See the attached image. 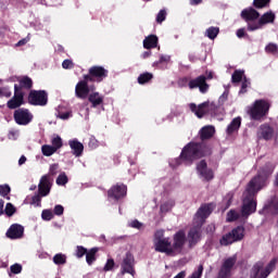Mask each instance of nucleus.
I'll return each mask as SVG.
<instances>
[{
  "label": "nucleus",
  "mask_w": 278,
  "mask_h": 278,
  "mask_svg": "<svg viewBox=\"0 0 278 278\" xmlns=\"http://www.w3.org/2000/svg\"><path fill=\"white\" fill-rule=\"evenodd\" d=\"M277 266V258H273L265 268L266 275H270V273H273V270H275Z\"/></svg>",
  "instance_id": "41"
},
{
  "label": "nucleus",
  "mask_w": 278,
  "mask_h": 278,
  "mask_svg": "<svg viewBox=\"0 0 278 278\" xmlns=\"http://www.w3.org/2000/svg\"><path fill=\"white\" fill-rule=\"evenodd\" d=\"M214 207H216V205H214L213 203L204 204L195 213L193 223L197 227L192 228L189 231L188 238H187L189 249H192V247H194L197 242L201 240V225H203V223H205V218H207V216H210V214L214 212Z\"/></svg>",
  "instance_id": "3"
},
{
  "label": "nucleus",
  "mask_w": 278,
  "mask_h": 278,
  "mask_svg": "<svg viewBox=\"0 0 278 278\" xmlns=\"http://www.w3.org/2000/svg\"><path fill=\"white\" fill-rule=\"evenodd\" d=\"M270 23H275V13L271 11L263 14L257 23L250 22L249 23V31H257V29H262L264 25H268Z\"/></svg>",
  "instance_id": "9"
},
{
  "label": "nucleus",
  "mask_w": 278,
  "mask_h": 278,
  "mask_svg": "<svg viewBox=\"0 0 278 278\" xmlns=\"http://www.w3.org/2000/svg\"><path fill=\"white\" fill-rule=\"evenodd\" d=\"M134 264H135L134 255H131V253H126V256L124 257L121 265L122 275H125V273H127L128 275H131V277H135L136 269H134Z\"/></svg>",
  "instance_id": "16"
},
{
  "label": "nucleus",
  "mask_w": 278,
  "mask_h": 278,
  "mask_svg": "<svg viewBox=\"0 0 278 278\" xmlns=\"http://www.w3.org/2000/svg\"><path fill=\"white\" fill-rule=\"evenodd\" d=\"M175 205V202L173 200L165 202L161 205V212L162 214H166V212H170Z\"/></svg>",
  "instance_id": "39"
},
{
  "label": "nucleus",
  "mask_w": 278,
  "mask_h": 278,
  "mask_svg": "<svg viewBox=\"0 0 278 278\" xmlns=\"http://www.w3.org/2000/svg\"><path fill=\"white\" fill-rule=\"evenodd\" d=\"M13 118L16 125L27 126L34 121V114L27 109H17L14 111Z\"/></svg>",
  "instance_id": "8"
},
{
  "label": "nucleus",
  "mask_w": 278,
  "mask_h": 278,
  "mask_svg": "<svg viewBox=\"0 0 278 278\" xmlns=\"http://www.w3.org/2000/svg\"><path fill=\"white\" fill-rule=\"evenodd\" d=\"M24 97L25 93H23L21 87H18V85H14V96L7 103L9 110H16V108H21V105L25 103Z\"/></svg>",
  "instance_id": "11"
},
{
  "label": "nucleus",
  "mask_w": 278,
  "mask_h": 278,
  "mask_svg": "<svg viewBox=\"0 0 278 278\" xmlns=\"http://www.w3.org/2000/svg\"><path fill=\"white\" fill-rule=\"evenodd\" d=\"M154 250L157 253H165V255L174 256L173 243L170 238H164V230H156L153 238Z\"/></svg>",
  "instance_id": "4"
},
{
  "label": "nucleus",
  "mask_w": 278,
  "mask_h": 278,
  "mask_svg": "<svg viewBox=\"0 0 278 278\" xmlns=\"http://www.w3.org/2000/svg\"><path fill=\"white\" fill-rule=\"evenodd\" d=\"M151 79H153V74L151 73H144V74H141L139 77H138V83L139 84H148V81H151Z\"/></svg>",
  "instance_id": "38"
},
{
  "label": "nucleus",
  "mask_w": 278,
  "mask_h": 278,
  "mask_svg": "<svg viewBox=\"0 0 278 278\" xmlns=\"http://www.w3.org/2000/svg\"><path fill=\"white\" fill-rule=\"evenodd\" d=\"M73 116L72 111H66V112H59L58 117L61 118V121H68Z\"/></svg>",
  "instance_id": "47"
},
{
  "label": "nucleus",
  "mask_w": 278,
  "mask_h": 278,
  "mask_svg": "<svg viewBox=\"0 0 278 278\" xmlns=\"http://www.w3.org/2000/svg\"><path fill=\"white\" fill-rule=\"evenodd\" d=\"M134 229H140L142 227V223L138 222V220H132L129 224Z\"/></svg>",
  "instance_id": "60"
},
{
  "label": "nucleus",
  "mask_w": 278,
  "mask_h": 278,
  "mask_svg": "<svg viewBox=\"0 0 278 278\" xmlns=\"http://www.w3.org/2000/svg\"><path fill=\"white\" fill-rule=\"evenodd\" d=\"M241 16H242V18H244V21H247L248 30H249V23H257L255 21H257L260 18V13L255 9L250 8V9H244L241 12Z\"/></svg>",
  "instance_id": "23"
},
{
  "label": "nucleus",
  "mask_w": 278,
  "mask_h": 278,
  "mask_svg": "<svg viewBox=\"0 0 278 278\" xmlns=\"http://www.w3.org/2000/svg\"><path fill=\"white\" fill-rule=\"evenodd\" d=\"M115 263L112 258H109L103 267L104 273H109V270H114Z\"/></svg>",
  "instance_id": "45"
},
{
  "label": "nucleus",
  "mask_w": 278,
  "mask_h": 278,
  "mask_svg": "<svg viewBox=\"0 0 278 278\" xmlns=\"http://www.w3.org/2000/svg\"><path fill=\"white\" fill-rule=\"evenodd\" d=\"M55 151H58V150L50 144H45L41 147V153L46 157H51V155H53V153H55Z\"/></svg>",
  "instance_id": "33"
},
{
  "label": "nucleus",
  "mask_w": 278,
  "mask_h": 278,
  "mask_svg": "<svg viewBox=\"0 0 278 278\" xmlns=\"http://www.w3.org/2000/svg\"><path fill=\"white\" fill-rule=\"evenodd\" d=\"M268 274H266V269L262 263H256L252 270L250 278H267Z\"/></svg>",
  "instance_id": "25"
},
{
  "label": "nucleus",
  "mask_w": 278,
  "mask_h": 278,
  "mask_svg": "<svg viewBox=\"0 0 278 278\" xmlns=\"http://www.w3.org/2000/svg\"><path fill=\"white\" fill-rule=\"evenodd\" d=\"M29 42V37H26L24 39H21L17 43L16 47H23Z\"/></svg>",
  "instance_id": "62"
},
{
  "label": "nucleus",
  "mask_w": 278,
  "mask_h": 278,
  "mask_svg": "<svg viewBox=\"0 0 278 278\" xmlns=\"http://www.w3.org/2000/svg\"><path fill=\"white\" fill-rule=\"evenodd\" d=\"M51 184L52 180L49 175H45L41 177L38 186L40 197H47L51 192Z\"/></svg>",
  "instance_id": "20"
},
{
  "label": "nucleus",
  "mask_w": 278,
  "mask_h": 278,
  "mask_svg": "<svg viewBox=\"0 0 278 278\" xmlns=\"http://www.w3.org/2000/svg\"><path fill=\"white\" fill-rule=\"evenodd\" d=\"M212 153V150L203 143H194L191 142L187 144L180 154V157L175 159L173 162L169 163V166L173 168L179 166L181 162H185V164H190L194 160H199L200 157H205V155H210Z\"/></svg>",
  "instance_id": "2"
},
{
  "label": "nucleus",
  "mask_w": 278,
  "mask_h": 278,
  "mask_svg": "<svg viewBox=\"0 0 278 278\" xmlns=\"http://www.w3.org/2000/svg\"><path fill=\"white\" fill-rule=\"evenodd\" d=\"M265 51L266 53H270L271 55H278V46L277 43H268L266 47H265Z\"/></svg>",
  "instance_id": "37"
},
{
  "label": "nucleus",
  "mask_w": 278,
  "mask_h": 278,
  "mask_svg": "<svg viewBox=\"0 0 278 278\" xmlns=\"http://www.w3.org/2000/svg\"><path fill=\"white\" fill-rule=\"evenodd\" d=\"M20 136L18 130H10L9 140H17Z\"/></svg>",
  "instance_id": "55"
},
{
  "label": "nucleus",
  "mask_w": 278,
  "mask_h": 278,
  "mask_svg": "<svg viewBox=\"0 0 278 278\" xmlns=\"http://www.w3.org/2000/svg\"><path fill=\"white\" fill-rule=\"evenodd\" d=\"M25 232V228L18 224H13L7 231V237L11 240H18V238H23V233Z\"/></svg>",
  "instance_id": "22"
},
{
  "label": "nucleus",
  "mask_w": 278,
  "mask_h": 278,
  "mask_svg": "<svg viewBox=\"0 0 278 278\" xmlns=\"http://www.w3.org/2000/svg\"><path fill=\"white\" fill-rule=\"evenodd\" d=\"M10 194V186L9 185H0V195L8 197Z\"/></svg>",
  "instance_id": "49"
},
{
  "label": "nucleus",
  "mask_w": 278,
  "mask_h": 278,
  "mask_svg": "<svg viewBox=\"0 0 278 278\" xmlns=\"http://www.w3.org/2000/svg\"><path fill=\"white\" fill-rule=\"evenodd\" d=\"M231 79H232V84H240V81H242L241 90L239 91V94H244L249 86H251V83L244 76V71H240V70L235 71Z\"/></svg>",
  "instance_id": "15"
},
{
  "label": "nucleus",
  "mask_w": 278,
  "mask_h": 278,
  "mask_svg": "<svg viewBox=\"0 0 278 278\" xmlns=\"http://www.w3.org/2000/svg\"><path fill=\"white\" fill-rule=\"evenodd\" d=\"M208 105H210V103H207V102H203L202 104H199L198 106L194 103H190L189 109L191 110V112H193V114H195V116H198V118H203V116H205V114H207Z\"/></svg>",
  "instance_id": "24"
},
{
  "label": "nucleus",
  "mask_w": 278,
  "mask_h": 278,
  "mask_svg": "<svg viewBox=\"0 0 278 278\" xmlns=\"http://www.w3.org/2000/svg\"><path fill=\"white\" fill-rule=\"evenodd\" d=\"M86 253H88V249H86V248H84L81 245L76 247L75 256L78 260H81V257H84V255H86Z\"/></svg>",
  "instance_id": "42"
},
{
  "label": "nucleus",
  "mask_w": 278,
  "mask_h": 278,
  "mask_svg": "<svg viewBox=\"0 0 278 278\" xmlns=\"http://www.w3.org/2000/svg\"><path fill=\"white\" fill-rule=\"evenodd\" d=\"M63 68H73V61L71 60H64L62 63Z\"/></svg>",
  "instance_id": "59"
},
{
  "label": "nucleus",
  "mask_w": 278,
  "mask_h": 278,
  "mask_svg": "<svg viewBox=\"0 0 278 278\" xmlns=\"http://www.w3.org/2000/svg\"><path fill=\"white\" fill-rule=\"evenodd\" d=\"M215 132H216V129L213 126H204L200 130V136L202 140H207L212 138V136H214Z\"/></svg>",
  "instance_id": "29"
},
{
  "label": "nucleus",
  "mask_w": 278,
  "mask_h": 278,
  "mask_svg": "<svg viewBox=\"0 0 278 278\" xmlns=\"http://www.w3.org/2000/svg\"><path fill=\"white\" fill-rule=\"evenodd\" d=\"M98 146H99V144H98L97 139L91 138L90 141H89V147H90L91 149H97Z\"/></svg>",
  "instance_id": "63"
},
{
  "label": "nucleus",
  "mask_w": 278,
  "mask_h": 278,
  "mask_svg": "<svg viewBox=\"0 0 278 278\" xmlns=\"http://www.w3.org/2000/svg\"><path fill=\"white\" fill-rule=\"evenodd\" d=\"M70 148L72 149L73 155L76 157H81L84 153V143L79 142L77 139H72L68 141Z\"/></svg>",
  "instance_id": "26"
},
{
  "label": "nucleus",
  "mask_w": 278,
  "mask_h": 278,
  "mask_svg": "<svg viewBox=\"0 0 278 278\" xmlns=\"http://www.w3.org/2000/svg\"><path fill=\"white\" fill-rule=\"evenodd\" d=\"M219 31H220V29L218 27L212 26L208 29H206L205 36H207V38H210V40H214L218 36Z\"/></svg>",
  "instance_id": "34"
},
{
  "label": "nucleus",
  "mask_w": 278,
  "mask_h": 278,
  "mask_svg": "<svg viewBox=\"0 0 278 278\" xmlns=\"http://www.w3.org/2000/svg\"><path fill=\"white\" fill-rule=\"evenodd\" d=\"M53 262L54 264H56V266L66 264V254H62V253L55 254L53 256Z\"/></svg>",
  "instance_id": "35"
},
{
  "label": "nucleus",
  "mask_w": 278,
  "mask_h": 278,
  "mask_svg": "<svg viewBox=\"0 0 278 278\" xmlns=\"http://www.w3.org/2000/svg\"><path fill=\"white\" fill-rule=\"evenodd\" d=\"M52 147L58 151V149H62V138L56 136L52 139Z\"/></svg>",
  "instance_id": "46"
},
{
  "label": "nucleus",
  "mask_w": 278,
  "mask_h": 278,
  "mask_svg": "<svg viewBox=\"0 0 278 278\" xmlns=\"http://www.w3.org/2000/svg\"><path fill=\"white\" fill-rule=\"evenodd\" d=\"M202 275H203V265H199L198 269L193 271L189 278H201Z\"/></svg>",
  "instance_id": "52"
},
{
  "label": "nucleus",
  "mask_w": 278,
  "mask_h": 278,
  "mask_svg": "<svg viewBox=\"0 0 278 278\" xmlns=\"http://www.w3.org/2000/svg\"><path fill=\"white\" fill-rule=\"evenodd\" d=\"M270 0H254L255 8H266Z\"/></svg>",
  "instance_id": "53"
},
{
  "label": "nucleus",
  "mask_w": 278,
  "mask_h": 278,
  "mask_svg": "<svg viewBox=\"0 0 278 278\" xmlns=\"http://www.w3.org/2000/svg\"><path fill=\"white\" fill-rule=\"evenodd\" d=\"M273 136H275V130L270 125L263 124L260 126L257 131V138L260 140H271Z\"/></svg>",
  "instance_id": "21"
},
{
  "label": "nucleus",
  "mask_w": 278,
  "mask_h": 278,
  "mask_svg": "<svg viewBox=\"0 0 278 278\" xmlns=\"http://www.w3.org/2000/svg\"><path fill=\"white\" fill-rule=\"evenodd\" d=\"M240 125H242V117H235L227 126L226 132L228 134V136H231V134H236V131L240 129Z\"/></svg>",
  "instance_id": "27"
},
{
  "label": "nucleus",
  "mask_w": 278,
  "mask_h": 278,
  "mask_svg": "<svg viewBox=\"0 0 278 278\" xmlns=\"http://www.w3.org/2000/svg\"><path fill=\"white\" fill-rule=\"evenodd\" d=\"M87 80L89 81H98L101 83L102 80L108 77V70H105L103 66H92L89 70V76H85Z\"/></svg>",
  "instance_id": "13"
},
{
  "label": "nucleus",
  "mask_w": 278,
  "mask_h": 278,
  "mask_svg": "<svg viewBox=\"0 0 278 278\" xmlns=\"http://www.w3.org/2000/svg\"><path fill=\"white\" fill-rule=\"evenodd\" d=\"M33 84L34 83L31 81V78L24 76V77L20 78L18 88H31Z\"/></svg>",
  "instance_id": "36"
},
{
  "label": "nucleus",
  "mask_w": 278,
  "mask_h": 278,
  "mask_svg": "<svg viewBox=\"0 0 278 278\" xmlns=\"http://www.w3.org/2000/svg\"><path fill=\"white\" fill-rule=\"evenodd\" d=\"M42 220H51L53 218V212L51 210H43L41 213Z\"/></svg>",
  "instance_id": "44"
},
{
  "label": "nucleus",
  "mask_w": 278,
  "mask_h": 278,
  "mask_svg": "<svg viewBox=\"0 0 278 278\" xmlns=\"http://www.w3.org/2000/svg\"><path fill=\"white\" fill-rule=\"evenodd\" d=\"M41 201H42V199L40 198V195L36 194L31 199V205H35L36 207H40V202Z\"/></svg>",
  "instance_id": "54"
},
{
  "label": "nucleus",
  "mask_w": 278,
  "mask_h": 278,
  "mask_svg": "<svg viewBox=\"0 0 278 278\" xmlns=\"http://www.w3.org/2000/svg\"><path fill=\"white\" fill-rule=\"evenodd\" d=\"M99 252L98 248H92L86 253V262L88 266H92L97 262V253Z\"/></svg>",
  "instance_id": "30"
},
{
  "label": "nucleus",
  "mask_w": 278,
  "mask_h": 278,
  "mask_svg": "<svg viewBox=\"0 0 278 278\" xmlns=\"http://www.w3.org/2000/svg\"><path fill=\"white\" fill-rule=\"evenodd\" d=\"M207 78L205 76H199L195 79L189 81V88L192 90L194 88H199L200 92L205 93L210 90V85L205 83Z\"/></svg>",
  "instance_id": "18"
},
{
  "label": "nucleus",
  "mask_w": 278,
  "mask_h": 278,
  "mask_svg": "<svg viewBox=\"0 0 278 278\" xmlns=\"http://www.w3.org/2000/svg\"><path fill=\"white\" fill-rule=\"evenodd\" d=\"M265 214H278V200H274L269 205L263 208Z\"/></svg>",
  "instance_id": "32"
},
{
  "label": "nucleus",
  "mask_w": 278,
  "mask_h": 278,
  "mask_svg": "<svg viewBox=\"0 0 278 278\" xmlns=\"http://www.w3.org/2000/svg\"><path fill=\"white\" fill-rule=\"evenodd\" d=\"M127 194V186L115 185L108 192V199L111 203H116L119 199H123Z\"/></svg>",
  "instance_id": "12"
},
{
  "label": "nucleus",
  "mask_w": 278,
  "mask_h": 278,
  "mask_svg": "<svg viewBox=\"0 0 278 278\" xmlns=\"http://www.w3.org/2000/svg\"><path fill=\"white\" fill-rule=\"evenodd\" d=\"M163 62H170V55H161L160 61L154 64L157 66V64H162Z\"/></svg>",
  "instance_id": "58"
},
{
  "label": "nucleus",
  "mask_w": 278,
  "mask_h": 278,
  "mask_svg": "<svg viewBox=\"0 0 278 278\" xmlns=\"http://www.w3.org/2000/svg\"><path fill=\"white\" fill-rule=\"evenodd\" d=\"M58 186H66L68 184V177L66 176V173H62L56 178Z\"/></svg>",
  "instance_id": "43"
},
{
  "label": "nucleus",
  "mask_w": 278,
  "mask_h": 278,
  "mask_svg": "<svg viewBox=\"0 0 278 278\" xmlns=\"http://www.w3.org/2000/svg\"><path fill=\"white\" fill-rule=\"evenodd\" d=\"M197 173L202 181H212L214 179V172L207 167V163L203 160L197 164Z\"/></svg>",
  "instance_id": "14"
},
{
  "label": "nucleus",
  "mask_w": 278,
  "mask_h": 278,
  "mask_svg": "<svg viewBox=\"0 0 278 278\" xmlns=\"http://www.w3.org/2000/svg\"><path fill=\"white\" fill-rule=\"evenodd\" d=\"M89 102L92 104V108H97L103 103V96L99 94V92H93L89 96Z\"/></svg>",
  "instance_id": "31"
},
{
  "label": "nucleus",
  "mask_w": 278,
  "mask_h": 278,
  "mask_svg": "<svg viewBox=\"0 0 278 278\" xmlns=\"http://www.w3.org/2000/svg\"><path fill=\"white\" fill-rule=\"evenodd\" d=\"M242 238H244V227L238 226L230 232L224 235L219 242L222 247H229V244H233V242H240Z\"/></svg>",
  "instance_id": "6"
},
{
  "label": "nucleus",
  "mask_w": 278,
  "mask_h": 278,
  "mask_svg": "<svg viewBox=\"0 0 278 278\" xmlns=\"http://www.w3.org/2000/svg\"><path fill=\"white\" fill-rule=\"evenodd\" d=\"M0 97H12V92L8 91L5 88H0Z\"/></svg>",
  "instance_id": "61"
},
{
  "label": "nucleus",
  "mask_w": 278,
  "mask_h": 278,
  "mask_svg": "<svg viewBox=\"0 0 278 278\" xmlns=\"http://www.w3.org/2000/svg\"><path fill=\"white\" fill-rule=\"evenodd\" d=\"M47 92L45 91H30L29 96H28V102L31 105H47Z\"/></svg>",
  "instance_id": "17"
},
{
  "label": "nucleus",
  "mask_w": 278,
  "mask_h": 278,
  "mask_svg": "<svg viewBox=\"0 0 278 278\" xmlns=\"http://www.w3.org/2000/svg\"><path fill=\"white\" fill-rule=\"evenodd\" d=\"M231 201H233V192H228L223 200V203L225 205L224 210H228V207L231 206Z\"/></svg>",
  "instance_id": "40"
},
{
  "label": "nucleus",
  "mask_w": 278,
  "mask_h": 278,
  "mask_svg": "<svg viewBox=\"0 0 278 278\" xmlns=\"http://www.w3.org/2000/svg\"><path fill=\"white\" fill-rule=\"evenodd\" d=\"M10 269L13 275H20V273L23 270V266H21V264H14L10 267Z\"/></svg>",
  "instance_id": "51"
},
{
  "label": "nucleus",
  "mask_w": 278,
  "mask_h": 278,
  "mask_svg": "<svg viewBox=\"0 0 278 278\" xmlns=\"http://www.w3.org/2000/svg\"><path fill=\"white\" fill-rule=\"evenodd\" d=\"M16 212V208L14 207V205H12V203H8L5 206V214L7 216H13V214Z\"/></svg>",
  "instance_id": "50"
},
{
  "label": "nucleus",
  "mask_w": 278,
  "mask_h": 278,
  "mask_svg": "<svg viewBox=\"0 0 278 278\" xmlns=\"http://www.w3.org/2000/svg\"><path fill=\"white\" fill-rule=\"evenodd\" d=\"M54 214L56 216H62L64 214V206L62 205H55L54 206Z\"/></svg>",
  "instance_id": "56"
},
{
  "label": "nucleus",
  "mask_w": 278,
  "mask_h": 278,
  "mask_svg": "<svg viewBox=\"0 0 278 278\" xmlns=\"http://www.w3.org/2000/svg\"><path fill=\"white\" fill-rule=\"evenodd\" d=\"M188 239L186 238V231L179 230L173 237L172 251L173 255H179L184 253V247H186Z\"/></svg>",
  "instance_id": "7"
},
{
  "label": "nucleus",
  "mask_w": 278,
  "mask_h": 278,
  "mask_svg": "<svg viewBox=\"0 0 278 278\" xmlns=\"http://www.w3.org/2000/svg\"><path fill=\"white\" fill-rule=\"evenodd\" d=\"M237 262H238V255L237 254L225 258L223 264H222L218 278L229 277V275H231V270H233V267L236 266Z\"/></svg>",
  "instance_id": "10"
},
{
  "label": "nucleus",
  "mask_w": 278,
  "mask_h": 278,
  "mask_svg": "<svg viewBox=\"0 0 278 278\" xmlns=\"http://www.w3.org/2000/svg\"><path fill=\"white\" fill-rule=\"evenodd\" d=\"M157 36L155 35H150L148 37H146V39L143 40V48L144 49H155V47H157Z\"/></svg>",
  "instance_id": "28"
},
{
  "label": "nucleus",
  "mask_w": 278,
  "mask_h": 278,
  "mask_svg": "<svg viewBox=\"0 0 278 278\" xmlns=\"http://www.w3.org/2000/svg\"><path fill=\"white\" fill-rule=\"evenodd\" d=\"M270 110V104L266 100H256L252 105L248 106V114L252 121H262Z\"/></svg>",
  "instance_id": "5"
},
{
  "label": "nucleus",
  "mask_w": 278,
  "mask_h": 278,
  "mask_svg": "<svg viewBox=\"0 0 278 278\" xmlns=\"http://www.w3.org/2000/svg\"><path fill=\"white\" fill-rule=\"evenodd\" d=\"M237 37L238 38H244V28H241V29L237 30Z\"/></svg>",
  "instance_id": "64"
},
{
  "label": "nucleus",
  "mask_w": 278,
  "mask_h": 278,
  "mask_svg": "<svg viewBox=\"0 0 278 278\" xmlns=\"http://www.w3.org/2000/svg\"><path fill=\"white\" fill-rule=\"evenodd\" d=\"M59 168H60V165L58 164L50 165V169H49L50 175H58Z\"/></svg>",
  "instance_id": "57"
},
{
  "label": "nucleus",
  "mask_w": 278,
  "mask_h": 278,
  "mask_svg": "<svg viewBox=\"0 0 278 278\" xmlns=\"http://www.w3.org/2000/svg\"><path fill=\"white\" fill-rule=\"evenodd\" d=\"M88 79L80 80L75 87V94L78 99H87L90 92V88L88 87Z\"/></svg>",
  "instance_id": "19"
},
{
  "label": "nucleus",
  "mask_w": 278,
  "mask_h": 278,
  "mask_svg": "<svg viewBox=\"0 0 278 278\" xmlns=\"http://www.w3.org/2000/svg\"><path fill=\"white\" fill-rule=\"evenodd\" d=\"M166 21V10H161L156 15V23H164Z\"/></svg>",
  "instance_id": "48"
},
{
  "label": "nucleus",
  "mask_w": 278,
  "mask_h": 278,
  "mask_svg": "<svg viewBox=\"0 0 278 278\" xmlns=\"http://www.w3.org/2000/svg\"><path fill=\"white\" fill-rule=\"evenodd\" d=\"M275 170V165H269L267 170L261 172L256 177H254L247 186L245 191L243 192V204L241 208V214L236 210H230L227 213L226 220L227 223H233L239 220V218H249L251 214L255 213L257 210V202H255V193L260 192L262 188L266 186V179L273 175Z\"/></svg>",
  "instance_id": "1"
}]
</instances>
